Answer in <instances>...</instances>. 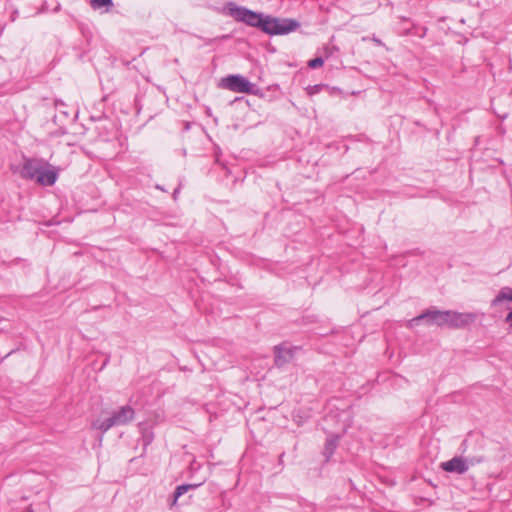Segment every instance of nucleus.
Returning <instances> with one entry per match:
<instances>
[{
    "label": "nucleus",
    "mask_w": 512,
    "mask_h": 512,
    "mask_svg": "<svg viewBox=\"0 0 512 512\" xmlns=\"http://www.w3.org/2000/svg\"><path fill=\"white\" fill-rule=\"evenodd\" d=\"M423 319H427L429 323L436 324L439 327L460 329L474 323L477 319V314L460 313L452 310L441 311L437 309H430L413 318L410 322V325L412 326L414 323Z\"/></svg>",
    "instance_id": "f257e3e1"
},
{
    "label": "nucleus",
    "mask_w": 512,
    "mask_h": 512,
    "mask_svg": "<svg viewBox=\"0 0 512 512\" xmlns=\"http://www.w3.org/2000/svg\"><path fill=\"white\" fill-rule=\"evenodd\" d=\"M135 416V411L132 407L126 405L122 406L119 410L115 411L110 417L106 419H96L92 422V428L102 432L108 431L114 426H122L130 423Z\"/></svg>",
    "instance_id": "f03ea898"
},
{
    "label": "nucleus",
    "mask_w": 512,
    "mask_h": 512,
    "mask_svg": "<svg viewBox=\"0 0 512 512\" xmlns=\"http://www.w3.org/2000/svg\"><path fill=\"white\" fill-rule=\"evenodd\" d=\"M224 11L227 15L233 17L237 21H242L250 26L261 27L263 30L264 18L256 12L237 6L233 2L227 3L224 7Z\"/></svg>",
    "instance_id": "7ed1b4c3"
},
{
    "label": "nucleus",
    "mask_w": 512,
    "mask_h": 512,
    "mask_svg": "<svg viewBox=\"0 0 512 512\" xmlns=\"http://www.w3.org/2000/svg\"><path fill=\"white\" fill-rule=\"evenodd\" d=\"M298 23L290 19H278L265 17L263 22V31L271 35L287 34L294 31Z\"/></svg>",
    "instance_id": "20e7f679"
},
{
    "label": "nucleus",
    "mask_w": 512,
    "mask_h": 512,
    "mask_svg": "<svg viewBox=\"0 0 512 512\" xmlns=\"http://www.w3.org/2000/svg\"><path fill=\"white\" fill-rule=\"evenodd\" d=\"M221 86L237 93H251L254 84L240 75H230L221 80Z\"/></svg>",
    "instance_id": "39448f33"
},
{
    "label": "nucleus",
    "mask_w": 512,
    "mask_h": 512,
    "mask_svg": "<svg viewBox=\"0 0 512 512\" xmlns=\"http://www.w3.org/2000/svg\"><path fill=\"white\" fill-rule=\"evenodd\" d=\"M296 348L290 347L286 344H281L275 346L274 354H275V365L278 367H282L285 364L291 362L294 358Z\"/></svg>",
    "instance_id": "423d86ee"
},
{
    "label": "nucleus",
    "mask_w": 512,
    "mask_h": 512,
    "mask_svg": "<svg viewBox=\"0 0 512 512\" xmlns=\"http://www.w3.org/2000/svg\"><path fill=\"white\" fill-rule=\"evenodd\" d=\"M440 467L446 472L464 474L469 469V462L463 457L456 456L446 462H442Z\"/></svg>",
    "instance_id": "0eeeda50"
},
{
    "label": "nucleus",
    "mask_w": 512,
    "mask_h": 512,
    "mask_svg": "<svg viewBox=\"0 0 512 512\" xmlns=\"http://www.w3.org/2000/svg\"><path fill=\"white\" fill-rule=\"evenodd\" d=\"M57 179V173L50 169L46 164H42L39 174L36 178L37 183L43 186H51Z\"/></svg>",
    "instance_id": "6e6552de"
},
{
    "label": "nucleus",
    "mask_w": 512,
    "mask_h": 512,
    "mask_svg": "<svg viewBox=\"0 0 512 512\" xmlns=\"http://www.w3.org/2000/svg\"><path fill=\"white\" fill-rule=\"evenodd\" d=\"M42 163L27 160L21 170V176L26 179H35L37 178L39 171L41 169Z\"/></svg>",
    "instance_id": "1a4fd4ad"
},
{
    "label": "nucleus",
    "mask_w": 512,
    "mask_h": 512,
    "mask_svg": "<svg viewBox=\"0 0 512 512\" xmlns=\"http://www.w3.org/2000/svg\"><path fill=\"white\" fill-rule=\"evenodd\" d=\"M504 301H512V288H502L497 296L492 300L491 305L495 307Z\"/></svg>",
    "instance_id": "9d476101"
},
{
    "label": "nucleus",
    "mask_w": 512,
    "mask_h": 512,
    "mask_svg": "<svg viewBox=\"0 0 512 512\" xmlns=\"http://www.w3.org/2000/svg\"><path fill=\"white\" fill-rule=\"evenodd\" d=\"M338 444V437L331 436L326 440L324 453L329 458L335 451Z\"/></svg>",
    "instance_id": "9b49d317"
},
{
    "label": "nucleus",
    "mask_w": 512,
    "mask_h": 512,
    "mask_svg": "<svg viewBox=\"0 0 512 512\" xmlns=\"http://www.w3.org/2000/svg\"><path fill=\"white\" fill-rule=\"evenodd\" d=\"M195 487H197V485H181V486L177 487V489L174 492V502H176L177 499L181 495L186 493L189 489H192V488H195Z\"/></svg>",
    "instance_id": "f8f14e48"
},
{
    "label": "nucleus",
    "mask_w": 512,
    "mask_h": 512,
    "mask_svg": "<svg viewBox=\"0 0 512 512\" xmlns=\"http://www.w3.org/2000/svg\"><path fill=\"white\" fill-rule=\"evenodd\" d=\"M90 3L94 9H99L104 6H111L112 0H91Z\"/></svg>",
    "instance_id": "ddd939ff"
},
{
    "label": "nucleus",
    "mask_w": 512,
    "mask_h": 512,
    "mask_svg": "<svg viewBox=\"0 0 512 512\" xmlns=\"http://www.w3.org/2000/svg\"><path fill=\"white\" fill-rule=\"evenodd\" d=\"M324 61L321 57H316L308 62V66L312 69L321 67L323 65Z\"/></svg>",
    "instance_id": "4468645a"
},
{
    "label": "nucleus",
    "mask_w": 512,
    "mask_h": 512,
    "mask_svg": "<svg viewBox=\"0 0 512 512\" xmlns=\"http://www.w3.org/2000/svg\"><path fill=\"white\" fill-rule=\"evenodd\" d=\"M505 322L512 327V310L506 315Z\"/></svg>",
    "instance_id": "2eb2a0df"
},
{
    "label": "nucleus",
    "mask_w": 512,
    "mask_h": 512,
    "mask_svg": "<svg viewBox=\"0 0 512 512\" xmlns=\"http://www.w3.org/2000/svg\"><path fill=\"white\" fill-rule=\"evenodd\" d=\"M143 437H144V441H145L146 444H149L151 442V440H152L151 435L144 434Z\"/></svg>",
    "instance_id": "dca6fc26"
},
{
    "label": "nucleus",
    "mask_w": 512,
    "mask_h": 512,
    "mask_svg": "<svg viewBox=\"0 0 512 512\" xmlns=\"http://www.w3.org/2000/svg\"><path fill=\"white\" fill-rule=\"evenodd\" d=\"M375 43L377 44H381V41L380 40H377V39H374Z\"/></svg>",
    "instance_id": "f3484780"
}]
</instances>
